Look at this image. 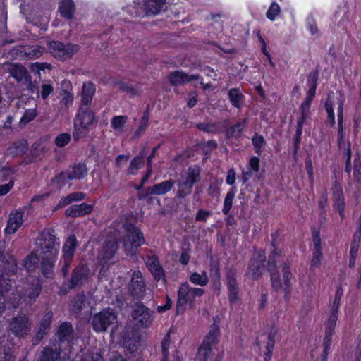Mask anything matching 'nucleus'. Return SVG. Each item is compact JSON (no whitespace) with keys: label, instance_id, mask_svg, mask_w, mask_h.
I'll return each instance as SVG.
<instances>
[{"label":"nucleus","instance_id":"1","mask_svg":"<svg viewBox=\"0 0 361 361\" xmlns=\"http://www.w3.org/2000/svg\"><path fill=\"white\" fill-rule=\"evenodd\" d=\"M97 123L96 113L92 106H79L73 123V139L78 141L86 137L90 127Z\"/></svg>","mask_w":361,"mask_h":361},{"label":"nucleus","instance_id":"2","mask_svg":"<svg viewBox=\"0 0 361 361\" xmlns=\"http://www.w3.org/2000/svg\"><path fill=\"white\" fill-rule=\"evenodd\" d=\"M125 234L123 242L125 252L128 256H135L139 247L146 243L142 231L130 219H126L123 223Z\"/></svg>","mask_w":361,"mask_h":361},{"label":"nucleus","instance_id":"3","mask_svg":"<svg viewBox=\"0 0 361 361\" xmlns=\"http://www.w3.org/2000/svg\"><path fill=\"white\" fill-rule=\"evenodd\" d=\"M201 180V169L197 165L190 166L177 180L176 197L185 198L192 192L194 185Z\"/></svg>","mask_w":361,"mask_h":361},{"label":"nucleus","instance_id":"4","mask_svg":"<svg viewBox=\"0 0 361 361\" xmlns=\"http://www.w3.org/2000/svg\"><path fill=\"white\" fill-rule=\"evenodd\" d=\"M118 323L117 312L114 309L105 308L95 314L91 320V326L96 332L111 331L116 328Z\"/></svg>","mask_w":361,"mask_h":361},{"label":"nucleus","instance_id":"5","mask_svg":"<svg viewBox=\"0 0 361 361\" xmlns=\"http://www.w3.org/2000/svg\"><path fill=\"white\" fill-rule=\"evenodd\" d=\"M204 291L202 288H191L188 283H183L178 292V300L176 303V314H183L188 303L190 308L194 307V300L196 296L200 297Z\"/></svg>","mask_w":361,"mask_h":361},{"label":"nucleus","instance_id":"6","mask_svg":"<svg viewBox=\"0 0 361 361\" xmlns=\"http://www.w3.org/2000/svg\"><path fill=\"white\" fill-rule=\"evenodd\" d=\"M37 243L42 256L57 255L59 243H56L54 229L48 228L43 231L38 237Z\"/></svg>","mask_w":361,"mask_h":361},{"label":"nucleus","instance_id":"7","mask_svg":"<svg viewBox=\"0 0 361 361\" xmlns=\"http://www.w3.org/2000/svg\"><path fill=\"white\" fill-rule=\"evenodd\" d=\"M49 52L51 55L57 59L62 61L71 59L75 53L79 49L80 47L78 44L67 43L63 44L60 41H51L48 44Z\"/></svg>","mask_w":361,"mask_h":361},{"label":"nucleus","instance_id":"8","mask_svg":"<svg viewBox=\"0 0 361 361\" xmlns=\"http://www.w3.org/2000/svg\"><path fill=\"white\" fill-rule=\"evenodd\" d=\"M265 260L266 255L264 251L260 250L254 252L247 264L246 275L252 280L257 281L260 279L264 271Z\"/></svg>","mask_w":361,"mask_h":361},{"label":"nucleus","instance_id":"9","mask_svg":"<svg viewBox=\"0 0 361 361\" xmlns=\"http://www.w3.org/2000/svg\"><path fill=\"white\" fill-rule=\"evenodd\" d=\"M169 83L172 86H181L192 81H199L203 90L209 88V84L203 82V78L199 74L189 75L183 71L176 70L169 73L167 76Z\"/></svg>","mask_w":361,"mask_h":361},{"label":"nucleus","instance_id":"10","mask_svg":"<svg viewBox=\"0 0 361 361\" xmlns=\"http://www.w3.org/2000/svg\"><path fill=\"white\" fill-rule=\"evenodd\" d=\"M131 316L142 327H149L154 320V311L142 302H134L131 306Z\"/></svg>","mask_w":361,"mask_h":361},{"label":"nucleus","instance_id":"11","mask_svg":"<svg viewBox=\"0 0 361 361\" xmlns=\"http://www.w3.org/2000/svg\"><path fill=\"white\" fill-rule=\"evenodd\" d=\"M9 329L15 336L24 338L31 331V322L26 314H20L11 320Z\"/></svg>","mask_w":361,"mask_h":361},{"label":"nucleus","instance_id":"12","mask_svg":"<svg viewBox=\"0 0 361 361\" xmlns=\"http://www.w3.org/2000/svg\"><path fill=\"white\" fill-rule=\"evenodd\" d=\"M90 270L86 264L81 263L75 267L71 273L69 280L68 288L74 289L81 286L90 277Z\"/></svg>","mask_w":361,"mask_h":361},{"label":"nucleus","instance_id":"13","mask_svg":"<svg viewBox=\"0 0 361 361\" xmlns=\"http://www.w3.org/2000/svg\"><path fill=\"white\" fill-rule=\"evenodd\" d=\"M237 270L234 267L226 269V284L228 291V300L231 303H235L239 300V287L236 279Z\"/></svg>","mask_w":361,"mask_h":361},{"label":"nucleus","instance_id":"14","mask_svg":"<svg viewBox=\"0 0 361 361\" xmlns=\"http://www.w3.org/2000/svg\"><path fill=\"white\" fill-rule=\"evenodd\" d=\"M145 290L146 286L141 272L140 271H134L128 288L130 295L134 300H140L145 295Z\"/></svg>","mask_w":361,"mask_h":361},{"label":"nucleus","instance_id":"15","mask_svg":"<svg viewBox=\"0 0 361 361\" xmlns=\"http://www.w3.org/2000/svg\"><path fill=\"white\" fill-rule=\"evenodd\" d=\"M42 284L37 279H32L26 283L21 294V299L26 303H32L36 301L42 291Z\"/></svg>","mask_w":361,"mask_h":361},{"label":"nucleus","instance_id":"16","mask_svg":"<svg viewBox=\"0 0 361 361\" xmlns=\"http://www.w3.org/2000/svg\"><path fill=\"white\" fill-rule=\"evenodd\" d=\"M96 93V85L90 81L82 84L79 106H92L93 97Z\"/></svg>","mask_w":361,"mask_h":361},{"label":"nucleus","instance_id":"17","mask_svg":"<svg viewBox=\"0 0 361 361\" xmlns=\"http://www.w3.org/2000/svg\"><path fill=\"white\" fill-rule=\"evenodd\" d=\"M227 123L228 120L209 123L203 122L197 123L195 127L197 129L204 133L216 135L222 132L223 129L227 126Z\"/></svg>","mask_w":361,"mask_h":361},{"label":"nucleus","instance_id":"18","mask_svg":"<svg viewBox=\"0 0 361 361\" xmlns=\"http://www.w3.org/2000/svg\"><path fill=\"white\" fill-rule=\"evenodd\" d=\"M118 245L114 240H106L99 252V257L103 263H108L117 252Z\"/></svg>","mask_w":361,"mask_h":361},{"label":"nucleus","instance_id":"19","mask_svg":"<svg viewBox=\"0 0 361 361\" xmlns=\"http://www.w3.org/2000/svg\"><path fill=\"white\" fill-rule=\"evenodd\" d=\"M140 345V336L131 330L126 331L123 336V347L130 353H134Z\"/></svg>","mask_w":361,"mask_h":361},{"label":"nucleus","instance_id":"20","mask_svg":"<svg viewBox=\"0 0 361 361\" xmlns=\"http://www.w3.org/2000/svg\"><path fill=\"white\" fill-rule=\"evenodd\" d=\"M28 147L26 139H18L7 147L6 154L12 157H23L27 152Z\"/></svg>","mask_w":361,"mask_h":361},{"label":"nucleus","instance_id":"21","mask_svg":"<svg viewBox=\"0 0 361 361\" xmlns=\"http://www.w3.org/2000/svg\"><path fill=\"white\" fill-rule=\"evenodd\" d=\"M58 11L61 18L71 20L74 18L76 6L73 0H60Z\"/></svg>","mask_w":361,"mask_h":361},{"label":"nucleus","instance_id":"22","mask_svg":"<svg viewBox=\"0 0 361 361\" xmlns=\"http://www.w3.org/2000/svg\"><path fill=\"white\" fill-rule=\"evenodd\" d=\"M23 214L24 213L23 212L19 211L11 212L9 214V217L7 221V225L4 231L6 234L14 233L18 230V228L22 226L24 221Z\"/></svg>","mask_w":361,"mask_h":361},{"label":"nucleus","instance_id":"23","mask_svg":"<svg viewBox=\"0 0 361 361\" xmlns=\"http://www.w3.org/2000/svg\"><path fill=\"white\" fill-rule=\"evenodd\" d=\"M74 330L71 323L65 322L59 326L55 335L58 338V342L62 343H69L73 338Z\"/></svg>","mask_w":361,"mask_h":361},{"label":"nucleus","instance_id":"24","mask_svg":"<svg viewBox=\"0 0 361 361\" xmlns=\"http://www.w3.org/2000/svg\"><path fill=\"white\" fill-rule=\"evenodd\" d=\"M314 252L311 260V267H318L322 259V252L321 246V238L319 232L315 229L312 231Z\"/></svg>","mask_w":361,"mask_h":361},{"label":"nucleus","instance_id":"25","mask_svg":"<svg viewBox=\"0 0 361 361\" xmlns=\"http://www.w3.org/2000/svg\"><path fill=\"white\" fill-rule=\"evenodd\" d=\"M247 123V119L244 118L241 121L237 122L236 123L231 126L230 127H226L225 137L226 139H235L239 140L242 137L243 132L244 131Z\"/></svg>","mask_w":361,"mask_h":361},{"label":"nucleus","instance_id":"26","mask_svg":"<svg viewBox=\"0 0 361 361\" xmlns=\"http://www.w3.org/2000/svg\"><path fill=\"white\" fill-rule=\"evenodd\" d=\"M166 0H141L142 8L147 16H155L163 8Z\"/></svg>","mask_w":361,"mask_h":361},{"label":"nucleus","instance_id":"27","mask_svg":"<svg viewBox=\"0 0 361 361\" xmlns=\"http://www.w3.org/2000/svg\"><path fill=\"white\" fill-rule=\"evenodd\" d=\"M318 78L319 73L317 71L310 72L307 75V85L308 87V90L303 101L312 102L316 95V90L318 85Z\"/></svg>","mask_w":361,"mask_h":361},{"label":"nucleus","instance_id":"28","mask_svg":"<svg viewBox=\"0 0 361 361\" xmlns=\"http://www.w3.org/2000/svg\"><path fill=\"white\" fill-rule=\"evenodd\" d=\"M52 322V313L48 312L42 318L37 331L35 334V338L33 344H38L42 340L44 335L47 334L50 329Z\"/></svg>","mask_w":361,"mask_h":361},{"label":"nucleus","instance_id":"29","mask_svg":"<svg viewBox=\"0 0 361 361\" xmlns=\"http://www.w3.org/2000/svg\"><path fill=\"white\" fill-rule=\"evenodd\" d=\"M61 349L46 346L39 352L37 361H59Z\"/></svg>","mask_w":361,"mask_h":361},{"label":"nucleus","instance_id":"30","mask_svg":"<svg viewBox=\"0 0 361 361\" xmlns=\"http://www.w3.org/2000/svg\"><path fill=\"white\" fill-rule=\"evenodd\" d=\"M228 98L234 108L240 109L244 104L245 97L239 87H233L228 90Z\"/></svg>","mask_w":361,"mask_h":361},{"label":"nucleus","instance_id":"31","mask_svg":"<svg viewBox=\"0 0 361 361\" xmlns=\"http://www.w3.org/2000/svg\"><path fill=\"white\" fill-rule=\"evenodd\" d=\"M41 269L44 277L49 279L53 277V269L56 259V255L42 256Z\"/></svg>","mask_w":361,"mask_h":361},{"label":"nucleus","instance_id":"32","mask_svg":"<svg viewBox=\"0 0 361 361\" xmlns=\"http://www.w3.org/2000/svg\"><path fill=\"white\" fill-rule=\"evenodd\" d=\"M8 71L10 75L17 82H21L23 80H27V78H30L27 69L20 63L12 64Z\"/></svg>","mask_w":361,"mask_h":361},{"label":"nucleus","instance_id":"33","mask_svg":"<svg viewBox=\"0 0 361 361\" xmlns=\"http://www.w3.org/2000/svg\"><path fill=\"white\" fill-rule=\"evenodd\" d=\"M78 242L75 235H70L63 247V258L73 259Z\"/></svg>","mask_w":361,"mask_h":361},{"label":"nucleus","instance_id":"34","mask_svg":"<svg viewBox=\"0 0 361 361\" xmlns=\"http://www.w3.org/2000/svg\"><path fill=\"white\" fill-rule=\"evenodd\" d=\"M174 184L175 180L169 179L149 187V190L151 193L156 195H164L171 190Z\"/></svg>","mask_w":361,"mask_h":361},{"label":"nucleus","instance_id":"35","mask_svg":"<svg viewBox=\"0 0 361 361\" xmlns=\"http://www.w3.org/2000/svg\"><path fill=\"white\" fill-rule=\"evenodd\" d=\"M2 267L1 268V274L5 275L15 274L17 271V262L13 255H8L7 258L5 257L2 259Z\"/></svg>","mask_w":361,"mask_h":361},{"label":"nucleus","instance_id":"36","mask_svg":"<svg viewBox=\"0 0 361 361\" xmlns=\"http://www.w3.org/2000/svg\"><path fill=\"white\" fill-rule=\"evenodd\" d=\"M85 194L82 192H75L69 194L65 197L61 198L58 204L56 205L55 209H59L63 207H65L67 205H69L73 202L80 201L85 199Z\"/></svg>","mask_w":361,"mask_h":361},{"label":"nucleus","instance_id":"37","mask_svg":"<svg viewBox=\"0 0 361 361\" xmlns=\"http://www.w3.org/2000/svg\"><path fill=\"white\" fill-rule=\"evenodd\" d=\"M171 344V336L169 333L166 334L162 339L161 344V357L160 361H168L169 357V348ZM173 361H181L179 356L173 355Z\"/></svg>","mask_w":361,"mask_h":361},{"label":"nucleus","instance_id":"38","mask_svg":"<svg viewBox=\"0 0 361 361\" xmlns=\"http://www.w3.org/2000/svg\"><path fill=\"white\" fill-rule=\"evenodd\" d=\"M312 102L303 101L300 106V116L297 120L295 127L303 128V126L310 115Z\"/></svg>","mask_w":361,"mask_h":361},{"label":"nucleus","instance_id":"39","mask_svg":"<svg viewBox=\"0 0 361 361\" xmlns=\"http://www.w3.org/2000/svg\"><path fill=\"white\" fill-rule=\"evenodd\" d=\"M68 179H81L87 173V167L85 164L79 163L74 165L71 171H68Z\"/></svg>","mask_w":361,"mask_h":361},{"label":"nucleus","instance_id":"40","mask_svg":"<svg viewBox=\"0 0 361 361\" xmlns=\"http://www.w3.org/2000/svg\"><path fill=\"white\" fill-rule=\"evenodd\" d=\"M149 105L147 106V109L143 112V115L141 118L140 124L137 128L135 130L133 137L135 138L140 137L142 134H144L149 124Z\"/></svg>","mask_w":361,"mask_h":361},{"label":"nucleus","instance_id":"41","mask_svg":"<svg viewBox=\"0 0 361 361\" xmlns=\"http://www.w3.org/2000/svg\"><path fill=\"white\" fill-rule=\"evenodd\" d=\"M324 109L327 114L326 123L329 127L333 128L336 124L334 104L330 99H326L324 102Z\"/></svg>","mask_w":361,"mask_h":361},{"label":"nucleus","instance_id":"42","mask_svg":"<svg viewBox=\"0 0 361 361\" xmlns=\"http://www.w3.org/2000/svg\"><path fill=\"white\" fill-rule=\"evenodd\" d=\"M23 54L20 56L23 57L25 60H32L39 59L42 55V51L39 47H30L23 50Z\"/></svg>","mask_w":361,"mask_h":361},{"label":"nucleus","instance_id":"43","mask_svg":"<svg viewBox=\"0 0 361 361\" xmlns=\"http://www.w3.org/2000/svg\"><path fill=\"white\" fill-rule=\"evenodd\" d=\"M252 144L253 145L255 152L258 156H261L262 148L266 145V141L264 137L262 135L255 133L252 137Z\"/></svg>","mask_w":361,"mask_h":361},{"label":"nucleus","instance_id":"44","mask_svg":"<svg viewBox=\"0 0 361 361\" xmlns=\"http://www.w3.org/2000/svg\"><path fill=\"white\" fill-rule=\"evenodd\" d=\"M128 120V116H114L111 120V127L114 130L122 131Z\"/></svg>","mask_w":361,"mask_h":361},{"label":"nucleus","instance_id":"45","mask_svg":"<svg viewBox=\"0 0 361 361\" xmlns=\"http://www.w3.org/2000/svg\"><path fill=\"white\" fill-rule=\"evenodd\" d=\"M338 319V312H332L328 319L327 326L325 329L324 338H331L334 333L336 322Z\"/></svg>","mask_w":361,"mask_h":361},{"label":"nucleus","instance_id":"46","mask_svg":"<svg viewBox=\"0 0 361 361\" xmlns=\"http://www.w3.org/2000/svg\"><path fill=\"white\" fill-rule=\"evenodd\" d=\"M235 195V188L233 187L229 192L226 194L224 202V207L222 209V212L224 214L227 215L231 207L233 204V200Z\"/></svg>","mask_w":361,"mask_h":361},{"label":"nucleus","instance_id":"47","mask_svg":"<svg viewBox=\"0 0 361 361\" xmlns=\"http://www.w3.org/2000/svg\"><path fill=\"white\" fill-rule=\"evenodd\" d=\"M335 209H345V202L343 191L341 188H336L333 193Z\"/></svg>","mask_w":361,"mask_h":361},{"label":"nucleus","instance_id":"48","mask_svg":"<svg viewBox=\"0 0 361 361\" xmlns=\"http://www.w3.org/2000/svg\"><path fill=\"white\" fill-rule=\"evenodd\" d=\"M283 284H284V291L286 296L290 293V279L292 276L290 271V267L286 264H284L283 269Z\"/></svg>","mask_w":361,"mask_h":361},{"label":"nucleus","instance_id":"49","mask_svg":"<svg viewBox=\"0 0 361 361\" xmlns=\"http://www.w3.org/2000/svg\"><path fill=\"white\" fill-rule=\"evenodd\" d=\"M190 281L192 283L201 286L207 285L209 281L207 275L204 271H203L202 274H199L197 272L192 273L190 275Z\"/></svg>","mask_w":361,"mask_h":361},{"label":"nucleus","instance_id":"50","mask_svg":"<svg viewBox=\"0 0 361 361\" xmlns=\"http://www.w3.org/2000/svg\"><path fill=\"white\" fill-rule=\"evenodd\" d=\"M38 263L39 257L37 255L32 252L24 260V267L28 271H32L35 270Z\"/></svg>","mask_w":361,"mask_h":361},{"label":"nucleus","instance_id":"51","mask_svg":"<svg viewBox=\"0 0 361 361\" xmlns=\"http://www.w3.org/2000/svg\"><path fill=\"white\" fill-rule=\"evenodd\" d=\"M338 147L340 150H343L346 158H351L352 152L350 149V143L349 141H345L344 137H337Z\"/></svg>","mask_w":361,"mask_h":361},{"label":"nucleus","instance_id":"52","mask_svg":"<svg viewBox=\"0 0 361 361\" xmlns=\"http://www.w3.org/2000/svg\"><path fill=\"white\" fill-rule=\"evenodd\" d=\"M280 255V252L278 250H271L270 255L268 257V261L267 263V270L268 271L276 270V258Z\"/></svg>","mask_w":361,"mask_h":361},{"label":"nucleus","instance_id":"53","mask_svg":"<svg viewBox=\"0 0 361 361\" xmlns=\"http://www.w3.org/2000/svg\"><path fill=\"white\" fill-rule=\"evenodd\" d=\"M37 115L36 109H27L23 113L20 118V123L22 125H27L33 121Z\"/></svg>","mask_w":361,"mask_h":361},{"label":"nucleus","instance_id":"54","mask_svg":"<svg viewBox=\"0 0 361 361\" xmlns=\"http://www.w3.org/2000/svg\"><path fill=\"white\" fill-rule=\"evenodd\" d=\"M281 12V7L276 1H274L271 4L270 6L269 7L268 10L266 12V17L271 20L274 21L276 16L280 13Z\"/></svg>","mask_w":361,"mask_h":361},{"label":"nucleus","instance_id":"55","mask_svg":"<svg viewBox=\"0 0 361 361\" xmlns=\"http://www.w3.org/2000/svg\"><path fill=\"white\" fill-rule=\"evenodd\" d=\"M217 142L214 140H209L207 142H204V143H201L200 147L202 148L203 153L204 154V158H208V156L210 154L211 152L216 149L217 148Z\"/></svg>","mask_w":361,"mask_h":361},{"label":"nucleus","instance_id":"56","mask_svg":"<svg viewBox=\"0 0 361 361\" xmlns=\"http://www.w3.org/2000/svg\"><path fill=\"white\" fill-rule=\"evenodd\" d=\"M219 335L218 329H213L210 331L207 336H206V339L204 341L202 345L200 348H211V345L215 343L216 339ZM212 349H210V351Z\"/></svg>","mask_w":361,"mask_h":361},{"label":"nucleus","instance_id":"57","mask_svg":"<svg viewBox=\"0 0 361 361\" xmlns=\"http://www.w3.org/2000/svg\"><path fill=\"white\" fill-rule=\"evenodd\" d=\"M85 295H78L73 300V312L80 313L85 306Z\"/></svg>","mask_w":361,"mask_h":361},{"label":"nucleus","instance_id":"58","mask_svg":"<svg viewBox=\"0 0 361 361\" xmlns=\"http://www.w3.org/2000/svg\"><path fill=\"white\" fill-rule=\"evenodd\" d=\"M12 284L11 281L5 274H0V293L2 295L4 293H8L11 290Z\"/></svg>","mask_w":361,"mask_h":361},{"label":"nucleus","instance_id":"59","mask_svg":"<svg viewBox=\"0 0 361 361\" xmlns=\"http://www.w3.org/2000/svg\"><path fill=\"white\" fill-rule=\"evenodd\" d=\"M116 85L118 86L119 90L123 92H126L131 95H136L137 94V88L128 82L118 81L116 82Z\"/></svg>","mask_w":361,"mask_h":361},{"label":"nucleus","instance_id":"60","mask_svg":"<svg viewBox=\"0 0 361 361\" xmlns=\"http://www.w3.org/2000/svg\"><path fill=\"white\" fill-rule=\"evenodd\" d=\"M302 128L295 127V134L293 139V153L296 154L300 149L302 134Z\"/></svg>","mask_w":361,"mask_h":361},{"label":"nucleus","instance_id":"61","mask_svg":"<svg viewBox=\"0 0 361 361\" xmlns=\"http://www.w3.org/2000/svg\"><path fill=\"white\" fill-rule=\"evenodd\" d=\"M271 276V282L272 288L278 291L282 288V284L281 282L280 275L279 272L276 271H269Z\"/></svg>","mask_w":361,"mask_h":361},{"label":"nucleus","instance_id":"62","mask_svg":"<svg viewBox=\"0 0 361 361\" xmlns=\"http://www.w3.org/2000/svg\"><path fill=\"white\" fill-rule=\"evenodd\" d=\"M62 98L60 100L61 106L68 107L73 102V94L67 90H63L61 94Z\"/></svg>","mask_w":361,"mask_h":361},{"label":"nucleus","instance_id":"63","mask_svg":"<svg viewBox=\"0 0 361 361\" xmlns=\"http://www.w3.org/2000/svg\"><path fill=\"white\" fill-rule=\"evenodd\" d=\"M71 138V135L69 133H61L56 137L54 142L57 147H63L70 142Z\"/></svg>","mask_w":361,"mask_h":361},{"label":"nucleus","instance_id":"64","mask_svg":"<svg viewBox=\"0 0 361 361\" xmlns=\"http://www.w3.org/2000/svg\"><path fill=\"white\" fill-rule=\"evenodd\" d=\"M65 215L67 217L76 218L82 216L79 204H74L66 209Z\"/></svg>","mask_w":361,"mask_h":361}]
</instances>
